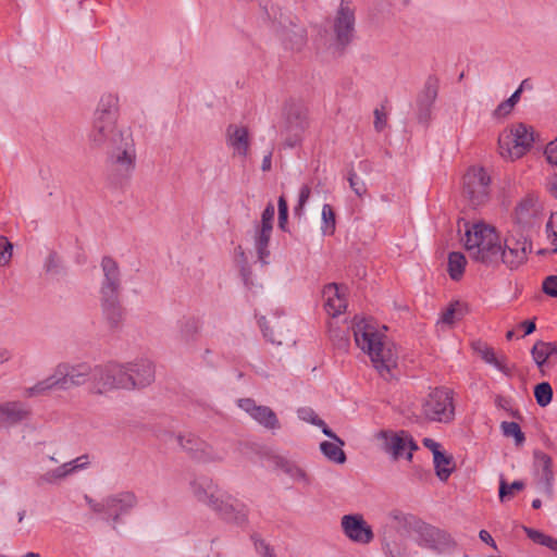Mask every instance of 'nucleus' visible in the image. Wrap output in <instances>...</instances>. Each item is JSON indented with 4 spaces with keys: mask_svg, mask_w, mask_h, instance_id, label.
<instances>
[{
    "mask_svg": "<svg viewBox=\"0 0 557 557\" xmlns=\"http://www.w3.org/2000/svg\"><path fill=\"white\" fill-rule=\"evenodd\" d=\"M546 236L553 246V252H557V211L550 214L546 223Z\"/></svg>",
    "mask_w": 557,
    "mask_h": 557,
    "instance_id": "8fccbe9b",
    "label": "nucleus"
},
{
    "mask_svg": "<svg viewBox=\"0 0 557 557\" xmlns=\"http://www.w3.org/2000/svg\"><path fill=\"white\" fill-rule=\"evenodd\" d=\"M259 326L263 333V336L269 342H271L272 344H277V345L282 344V335L281 334H278L277 336L274 335L272 329L269 325V321L264 317L259 319Z\"/></svg>",
    "mask_w": 557,
    "mask_h": 557,
    "instance_id": "864d4df0",
    "label": "nucleus"
},
{
    "mask_svg": "<svg viewBox=\"0 0 557 557\" xmlns=\"http://www.w3.org/2000/svg\"><path fill=\"white\" fill-rule=\"evenodd\" d=\"M527 81H523L520 87L505 101L498 104L494 114L497 116H504L511 112L515 104L519 101L522 88Z\"/></svg>",
    "mask_w": 557,
    "mask_h": 557,
    "instance_id": "a18cd8bd",
    "label": "nucleus"
},
{
    "mask_svg": "<svg viewBox=\"0 0 557 557\" xmlns=\"http://www.w3.org/2000/svg\"><path fill=\"white\" fill-rule=\"evenodd\" d=\"M387 124V115L382 109L374 110V128L382 132Z\"/></svg>",
    "mask_w": 557,
    "mask_h": 557,
    "instance_id": "052dcab7",
    "label": "nucleus"
},
{
    "mask_svg": "<svg viewBox=\"0 0 557 557\" xmlns=\"http://www.w3.org/2000/svg\"><path fill=\"white\" fill-rule=\"evenodd\" d=\"M473 348L475 351H478V354L481 356V358L486 363L494 366L499 371H503V372L505 371V364H503L495 357L494 350L491 347L486 346L485 344H483L481 342H478V343L473 344Z\"/></svg>",
    "mask_w": 557,
    "mask_h": 557,
    "instance_id": "79ce46f5",
    "label": "nucleus"
},
{
    "mask_svg": "<svg viewBox=\"0 0 557 557\" xmlns=\"http://www.w3.org/2000/svg\"><path fill=\"white\" fill-rule=\"evenodd\" d=\"M414 541L421 547L441 550L448 543L446 533L423 521H416L412 528Z\"/></svg>",
    "mask_w": 557,
    "mask_h": 557,
    "instance_id": "ddd939ff",
    "label": "nucleus"
},
{
    "mask_svg": "<svg viewBox=\"0 0 557 557\" xmlns=\"http://www.w3.org/2000/svg\"><path fill=\"white\" fill-rule=\"evenodd\" d=\"M505 246H510V248H519L524 250V252H531L532 245L528 242L527 237L520 233L519 231H511L507 234L502 243Z\"/></svg>",
    "mask_w": 557,
    "mask_h": 557,
    "instance_id": "58836bf2",
    "label": "nucleus"
},
{
    "mask_svg": "<svg viewBox=\"0 0 557 557\" xmlns=\"http://www.w3.org/2000/svg\"><path fill=\"white\" fill-rule=\"evenodd\" d=\"M275 214V208L273 203H268L261 214V224L258 227L273 230V220Z\"/></svg>",
    "mask_w": 557,
    "mask_h": 557,
    "instance_id": "5fc2aeb1",
    "label": "nucleus"
},
{
    "mask_svg": "<svg viewBox=\"0 0 557 557\" xmlns=\"http://www.w3.org/2000/svg\"><path fill=\"white\" fill-rule=\"evenodd\" d=\"M278 206V226L284 228L288 215V207L285 198L281 196L277 201Z\"/></svg>",
    "mask_w": 557,
    "mask_h": 557,
    "instance_id": "bf43d9fd",
    "label": "nucleus"
},
{
    "mask_svg": "<svg viewBox=\"0 0 557 557\" xmlns=\"http://www.w3.org/2000/svg\"><path fill=\"white\" fill-rule=\"evenodd\" d=\"M375 321L366 318H355L352 325L356 345L370 357V360L379 374L389 380L397 367L398 354L394 343L388 341L384 331Z\"/></svg>",
    "mask_w": 557,
    "mask_h": 557,
    "instance_id": "f03ea898",
    "label": "nucleus"
},
{
    "mask_svg": "<svg viewBox=\"0 0 557 557\" xmlns=\"http://www.w3.org/2000/svg\"><path fill=\"white\" fill-rule=\"evenodd\" d=\"M479 537L482 542L491 545L493 548H497L495 541L493 540L492 535L486 530H481L479 532Z\"/></svg>",
    "mask_w": 557,
    "mask_h": 557,
    "instance_id": "0e129e2a",
    "label": "nucleus"
},
{
    "mask_svg": "<svg viewBox=\"0 0 557 557\" xmlns=\"http://www.w3.org/2000/svg\"><path fill=\"white\" fill-rule=\"evenodd\" d=\"M323 297L325 298V309L330 315L337 317L345 311L347 301L336 284L326 285L323 289Z\"/></svg>",
    "mask_w": 557,
    "mask_h": 557,
    "instance_id": "a878e982",
    "label": "nucleus"
},
{
    "mask_svg": "<svg viewBox=\"0 0 557 557\" xmlns=\"http://www.w3.org/2000/svg\"><path fill=\"white\" fill-rule=\"evenodd\" d=\"M321 215V231L323 235H333L335 232L336 219L332 206L329 203H324L322 207Z\"/></svg>",
    "mask_w": 557,
    "mask_h": 557,
    "instance_id": "4c0bfd02",
    "label": "nucleus"
},
{
    "mask_svg": "<svg viewBox=\"0 0 557 557\" xmlns=\"http://www.w3.org/2000/svg\"><path fill=\"white\" fill-rule=\"evenodd\" d=\"M545 156L549 163L557 165V139L547 144Z\"/></svg>",
    "mask_w": 557,
    "mask_h": 557,
    "instance_id": "680f3d73",
    "label": "nucleus"
},
{
    "mask_svg": "<svg viewBox=\"0 0 557 557\" xmlns=\"http://www.w3.org/2000/svg\"><path fill=\"white\" fill-rule=\"evenodd\" d=\"M224 458L223 450L214 448L203 441L193 459L201 463H216L222 462Z\"/></svg>",
    "mask_w": 557,
    "mask_h": 557,
    "instance_id": "2f4dec72",
    "label": "nucleus"
},
{
    "mask_svg": "<svg viewBox=\"0 0 557 557\" xmlns=\"http://www.w3.org/2000/svg\"><path fill=\"white\" fill-rule=\"evenodd\" d=\"M120 99L116 94L101 95L92 114L87 135L92 149L104 150L108 164L121 177L135 169L136 149L131 127L119 125Z\"/></svg>",
    "mask_w": 557,
    "mask_h": 557,
    "instance_id": "f257e3e1",
    "label": "nucleus"
},
{
    "mask_svg": "<svg viewBox=\"0 0 557 557\" xmlns=\"http://www.w3.org/2000/svg\"><path fill=\"white\" fill-rule=\"evenodd\" d=\"M310 195H311L310 186L302 185L299 189L298 203L294 209L296 215L300 216L302 214L304 207L307 203L308 199L310 198Z\"/></svg>",
    "mask_w": 557,
    "mask_h": 557,
    "instance_id": "6e6d98bb",
    "label": "nucleus"
},
{
    "mask_svg": "<svg viewBox=\"0 0 557 557\" xmlns=\"http://www.w3.org/2000/svg\"><path fill=\"white\" fill-rule=\"evenodd\" d=\"M211 509L228 522L238 525L247 522L248 509L246 505L227 493H223Z\"/></svg>",
    "mask_w": 557,
    "mask_h": 557,
    "instance_id": "f8f14e48",
    "label": "nucleus"
},
{
    "mask_svg": "<svg viewBox=\"0 0 557 557\" xmlns=\"http://www.w3.org/2000/svg\"><path fill=\"white\" fill-rule=\"evenodd\" d=\"M277 11L280 13V16H277L276 9L274 7H272V12L267 10V13H268L270 18H272L273 21L277 22L281 26H283V28H285V33H284L285 40L289 42L290 48L292 49H297V50L300 49L301 46L306 41V36H307L306 29L304 27H301V26L294 25L292 23V21H288L289 24L294 26V29H292L290 32L287 30L286 24L283 21V15L284 14L281 12L280 9H277ZM286 20H289V18L286 17Z\"/></svg>",
    "mask_w": 557,
    "mask_h": 557,
    "instance_id": "b1692460",
    "label": "nucleus"
},
{
    "mask_svg": "<svg viewBox=\"0 0 557 557\" xmlns=\"http://www.w3.org/2000/svg\"><path fill=\"white\" fill-rule=\"evenodd\" d=\"M377 437L383 441V450L388 454L393 460L405 458L411 461L412 453L418 449L417 443L407 431H381Z\"/></svg>",
    "mask_w": 557,
    "mask_h": 557,
    "instance_id": "6e6552de",
    "label": "nucleus"
},
{
    "mask_svg": "<svg viewBox=\"0 0 557 557\" xmlns=\"http://www.w3.org/2000/svg\"><path fill=\"white\" fill-rule=\"evenodd\" d=\"M13 245L7 237L0 236V265H7L12 258Z\"/></svg>",
    "mask_w": 557,
    "mask_h": 557,
    "instance_id": "603ef678",
    "label": "nucleus"
},
{
    "mask_svg": "<svg viewBox=\"0 0 557 557\" xmlns=\"http://www.w3.org/2000/svg\"><path fill=\"white\" fill-rule=\"evenodd\" d=\"M178 445L184 449L191 458L195 457L197 450L202 444V440L194 434H184L177 436Z\"/></svg>",
    "mask_w": 557,
    "mask_h": 557,
    "instance_id": "37998d69",
    "label": "nucleus"
},
{
    "mask_svg": "<svg viewBox=\"0 0 557 557\" xmlns=\"http://www.w3.org/2000/svg\"><path fill=\"white\" fill-rule=\"evenodd\" d=\"M529 252H524L523 248H510L500 243L499 246V263H504L510 270L518 269L527 261Z\"/></svg>",
    "mask_w": 557,
    "mask_h": 557,
    "instance_id": "bb28decb",
    "label": "nucleus"
},
{
    "mask_svg": "<svg viewBox=\"0 0 557 557\" xmlns=\"http://www.w3.org/2000/svg\"><path fill=\"white\" fill-rule=\"evenodd\" d=\"M90 391L95 394H106L114 391L110 363L92 367Z\"/></svg>",
    "mask_w": 557,
    "mask_h": 557,
    "instance_id": "4be33fe9",
    "label": "nucleus"
},
{
    "mask_svg": "<svg viewBox=\"0 0 557 557\" xmlns=\"http://www.w3.org/2000/svg\"><path fill=\"white\" fill-rule=\"evenodd\" d=\"M193 496L201 504H205L210 509L216 504L220 496L223 494L219 485L209 476L200 475L194 478L189 482Z\"/></svg>",
    "mask_w": 557,
    "mask_h": 557,
    "instance_id": "dca6fc26",
    "label": "nucleus"
},
{
    "mask_svg": "<svg viewBox=\"0 0 557 557\" xmlns=\"http://www.w3.org/2000/svg\"><path fill=\"white\" fill-rule=\"evenodd\" d=\"M298 417L313 425L321 428L322 433L327 437H335V433L326 425V423L320 419L315 412L310 408H300L298 410Z\"/></svg>",
    "mask_w": 557,
    "mask_h": 557,
    "instance_id": "e433bc0d",
    "label": "nucleus"
},
{
    "mask_svg": "<svg viewBox=\"0 0 557 557\" xmlns=\"http://www.w3.org/2000/svg\"><path fill=\"white\" fill-rule=\"evenodd\" d=\"M240 275H242L244 284L248 288H251L253 286V282L251 280V271H250V269L248 267H246V265H243L242 269H240Z\"/></svg>",
    "mask_w": 557,
    "mask_h": 557,
    "instance_id": "e2e57ef3",
    "label": "nucleus"
},
{
    "mask_svg": "<svg viewBox=\"0 0 557 557\" xmlns=\"http://www.w3.org/2000/svg\"><path fill=\"white\" fill-rule=\"evenodd\" d=\"M433 461L437 478L441 481H447L455 468L453 457L436 450Z\"/></svg>",
    "mask_w": 557,
    "mask_h": 557,
    "instance_id": "72a5a7b5",
    "label": "nucleus"
},
{
    "mask_svg": "<svg viewBox=\"0 0 557 557\" xmlns=\"http://www.w3.org/2000/svg\"><path fill=\"white\" fill-rule=\"evenodd\" d=\"M524 532L528 537L534 543L548 547L549 549L557 552V540L550 535H546L541 531L524 527Z\"/></svg>",
    "mask_w": 557,
    "mask_h": 557,
    "instance_id": "ea45409f",
    "label": "nucleus"
},
{
    "mask_svg": "<svg viewBox=\"0 0 557 557\" xmlns=\"http://www.w3.org/2000/svg\"><path fill=\"white\" fill-rule=\"evenodd\" d=\"M53 388H59V380L57 377L55 370L50 376L37 382L30 387L24 388L23 396L26 398L38 397L47 395Z\"/></svg>",
    "mask_w": 557,
    "mask_h": 557,
    "instance_id": "c85d7f7f",
    "label": "nucleus"
},
{
    "mask_svg": "<svg viewBox=\"0 0 557 557\" xmlns=\"http://www.w3.org/2000/svg\"><path fill=\"white\" fill-rule=\"evenodd\" d=\"M531 355L536 366L542 368L552 356L557 355V344L537 341L531 349Z\"/></svg>",
    "mask_w": 557,
    "mask_h": 557,
    "instance_id": "c756f323",
    "label": "nucleus"
},
{
    "mask_svg": "<svg viewBox=\"0 0 557 557\" xmlns=\"http://www.w3.org/2000/svg\"><path fill=\"white\" fill-rule=\"evenodd\" d=\"M534 397L541 407H546L553 398V389L548 382H542L534 387Z\"/></svg>",
    "mask_w": 557,
    "mask_h": 557,
    "instance_id": "49530a36",
    "label": "nucleus"
},
{
    "mask_svg": "<svg viewBox=\"0 0 557 557\" xmlns=\"http://www.w3.org/2000/svg\"><path fill=\"white\" fill-rule=\"evenodd\" d=\"M341 525L343 533L354 543L367 545L374 539L371 525L360 513L343 516Z\"/></svg>",
    "mask_w": 557,
    "mask_h": 557,
    "instance_id": "9b49d317",
    "label": "nucleus"
},
{
    "mask_svg": "<svg viewBox=\"0 0 557 557\" xmlns=\"http://www.w3.org/2000/svg\"><path fill=\"white\" fill-rule=\"evenodd\" d=\"M533 141L532 128L523 123H518L499 135V153L505 159H519L530 150Z\"/></svg>",
    "mask_w": 557,
    "mask_h": 557,
    "instance_id": "39448f33",
    "label": "nucleus"
},
{
    "mask_svg": "<svg viewBox=\"0 0 557 557\" xmlns=\"http://www.w3.org/2000/svg\"><path fill=\"white\" fill-rule=\"evenodd\" d=\"M308 126V116L302 110H297L290 113L287 117V129L288 132H293L295 136H299Z\"/></svg>",
    "mask_w": 557,
    "mask_h": 557,
    "instance_id": "c9c22d12",
    "label": "nucleus"
},
{
    "mask_svg": "<svg viewBox=\"0 0 557 557\" xmlns=\"http://www.w3.org/2000/svg\"><path fill=\"white\" fill-rule=\"evenodd\" d=\"M348 182H349L350 188L355 191V194L357 196L361 197L362 195H364L367 193V187H366L364 182L361 181L354 171L349 172Z\"/></svg>",
    "mask_w": 557,
    "mask_h": 557,
    "instance_id": "4d7b16f0",
    "label": "nucleus"
},
{
    "mask_svg": "<svg viewBox=\"0 0 557 557\" xmlns=\"http://www.w3.org/2000/svg\"><path fill=\"white\" fill-rule=\"evenodd\" d=\"M533 468L534 475L536 479V484L540 491L547 496L553 495V481H554V472H553V460L552 458L542 450L533 451Z\"/></svg>",
    "mask_w": 557,
    "mask_h": 557,
    "instance_id": "4468645a",
    "label": "nucleus"
},
{
    "mask_svg": "<svg viewBox=\"0 0 557 557\" xmlns=\"http://www.w3.org/2000/svg\"><path fill=\"white\" fill-rule=\"evenodd\" d=\"M110 366L114 389H134V382L132 381L131 373L126 369V364L110 362Z\"/></svg>",
    "mask_w": 557,
    "mask_h": 557,
    "instance_id": "7c9ffc66",
    "label": "nucleus"
},
{
    "mask_svg": "<svg viewBox=\"0 0 557 557\" xmlns=\"http://www.w3.org/2000/svg\"><path fill=\"white\" fill-rule=\"evenodd\" d=\"M126 369L132 375L135 388H143L150 385L154 380V367L148 359H139L134 362H127Z\"/></svg>",
    "mask_w": 557,
    "mask_h": 557,
    "instance_id": "aec40b11",
    "label": "nucleus"
},
{
    "mask_svg": "<svg viewBox=\"0 0 557 557\" xmlns=\"http://www.w3.org/2000/svg\"><path fill=\"white\" fill-rule=\"evenodd\" d=\"M101 269L103 280L101 282L100 295L109 297L120 295L121 273L117 262L112 257L106 256L101 260Z\"/></svg>",
    "mask_w": 557,
    "mask_h": 557,
    "instance_id": "a211bd4d",
    "label": "nucleus"
},
{
    "mask_svg": "<svg viewBox=\"0 0 557 557\" xmlns=\"http://www.w3.org/2000/svg\"><path fill=\"white\" fill-rule=\"evenodd\" d=\"M288 472L290 473V475L297 480H307V475H306V472L298 468V467H294V468H290L288 469Z\"/></svg>",
    "mask_w": 557,
    "mask_h": 557,
    "instance_id": "69168bd1",
    "label": "nucleus"
},
{
    "mask_svg": "<svg viewBox=\"0 0 557 557\" xmlns=\"http://www.w3.org/2000/svg\"><path fill=\"white\" fill-rule=\"evenodd\" d=\"M227 144L240 157H247L249 151V133L245 126L231 124L226 129Z\"/></svg>",
    "mask_w": 557,
    "mask_h": 557,
    "instance_id": "393cba45",
    "label": "nucleus"
},
{
    "mask_svg": "<svg viewBox=\"0 0 557 557\" xmlns=\"http://www.w3.org/2000/svg\"><path fill=\"white\" fill-rule=\"evenodd\" d=\"M85 500L92 512L102 515L103 519L111 522L113 527L119 524L121 518L128 515L138 504L137 496L132 491H121L108 495L100 502L86 495Z\"/></svg>",
    "mask_w": 557,
    "mask_h": 557,
    "instance_id": "20e7f679",
    "label": "nucleus"
},
{
    "mask_svg": "<svg viewBox=\"0 0 557 557\" xmlns=\"http://www.w3.org/2000/svg\"><path fill=\"white\" fill-rule=\"evenodd\" d=\"M272 230L258 227L255 234V247L258 253V259L262 264L268 263L270 251L268 249L271 238Z\"/></svg>",
    "mask_w": 557,
    "mask_h": 557,
    "instance_id": "473e14b6",
    "label": "nucleus"
},
{
    "mask_svg": "<svg viewBox=\"0 0 557 557\" xmlns=\"http://www.w3.org/2000/svg\"><path fill=\"white\" fill-rule=\"evenodd\" d=\"M534 203L531 199L521 201L516 208V216L519 222H527L534 214Z\"/></svg>",
    "mask_w": 557,
    "mask_h": 557,
    "instance_id": "3c124183",
    "label": "nucleus"
},
{
    "mask_svg": "<svg viewBox=\"0 0 557 557\" xmlns=\"http://www.w3.org/2000/svg\"><path fill=\"white\" fill-rule=\"evenodd\" d=\"M271 166H272V150H269L262 160L261 169H262V171L267 172V171L271 170Z\"/></svg>",
    "mask_w": 557,
    "mask_h": 557,
    "instance_id": "774afa93",
    "label": "nucleus"
},
{
    "mask_svg": "<svg viewBox=\"0 0 557 557\" xmlns=\"http://www.w3.org/2000/svg\"><path fill=\"white\" fill-rule=\"evenodd\" d=\"M54 370L59 380V389L66 391L86 383L90 384L92 367L86 362H61Z\"/></svg>",
    "mask_w": 557,
    "mask_h": 557,
    "instance_id": "1a4fd4ad",
    "label": "nucleus"
},
{
    "mask_svg": "<svg viewBox=\"0 0 557 557\" xmlns=\"http://www.w3.org/2000/svg\"><path fill=\"white\" fill-rule=\"evenodd\" d=\"M30 414L28 405L20 400L0 404V422L16 424L27 419Z\"/></svg>",
    "mask_w": 557,
    "mask_h": 557,
    "instance_id": "5701e85b",
    "label": "nucleus"
},
{
    "mask_svg": "<svg viewBox=\"0 0 557 557\" xmlns=\"http://www.w3.org/2000/svg\"><path fill=\"white\" fill-rule=\"evenodd\" d=\"M521 327L523 329L524 331V335H530L531 333H533L536 329L535 326V322L532 321V320H525L523 321L521 324Z\"/></svg>",
    "mask_w": 557,
    "mask_h": 557,
    "instance_id": "338daca9",
    "label": "nucleus"
},
{
    "mask_svg": "<svg viewBox=\"0 0 557 557\" xmlns=\"http://www.w3.org/2000/svg\"><path fill=\"white\" fill-rule=\"evenodd\" d=\"M440 82L435 76H429L420 91L417 106L418 119L420 122H426L430 119L432 107L438 95Z\"/></svg>",
    "mask_w": 557,
    "mask_h": 557,
    "instance_id": "6ab92c4d",
    "label": "nucleus"
},
{
    "mask_svg": "<svg viewBox=\"0 0 557 557\" xmlns=\"http://www.w3.org/2000/svg\"><path fill=\"white\" fill-rule=\"evenodd\" d=\"M423 414L436 422L448 423L455 417L454 392L448 387H436L423 403Z\"/></svg>",
    "mask_w": 557,
    "mask_h": 557,
    "instance_id": "423d86ee",
    "label": "nucleus"
},
{
    "mask_svg": "<svg viewBox=\"0 0 557 557\" xmlns=\"http://www.w3.org/2000/svg\"><path fill=\"white\" fill-rule=\"evenodd\" d=\"M238 406L246 411L255 421L269 430L280 429V421L275 412L268 406H259L251 398H242Z\"/></svg>",
    "mask_w": 557,
    "mask_h": 557,
    "instance_id": "f3484780",
    "label": "nucleus"
},
{
    "mask_svg": "<svg viewBox=\"0 0 557 557\" xmlns=\"http://www.w3.org/2000/svg\"><path fill=\"white\" fill-rule=\"evenodd\" d=\"M467 264L466 257L461 252H450L448 255V274L451 280L458 281L461 278Z\"/></svg>",
    "mask_w": 557,
    "mask_h": 557,
    "instance_id": "f704fd0d",
    "label": "nucleus"
},
{
    "mask_svg": "<svg viewBox=\"0 0 557 557\" xmlns=\"http://www.w3.org/2000/svg\"><path fill=\"white\" fill-rule=\"evenodd\" d=\"M355 24V9L349 2L342 0L333 24L336 45L341 49H344L352 41Z\"/></svg>",
    "mask_w": 557,
    "mask_h": 557,
    "instance_id": "9d476101",
    "label": "nucleus"
},
{
    "mask_svg": "<svg viewBox=\"0 0 557 557\" xmlns=\"http://www.w3.org/2000/svg\"><path fill=\"white\" fill-rule=\"evenodd\" d=\"M524 483L522 481H515L508 484L504 479L499 481V498L502 502H506L513 497L515 492L522 491Z\"/></svg>",
    "mask_w": 557,
    "mask_h": 557,
    "instance_id": "de8ad7c7",
    "label": "nucleus"
},
{
    "mask_svg": "<svg viewBox=\"0 0 557 557\" xmlns=\"http://www.w3.org/2000/svg\"><path fill=\"white\" fill-rule=\"evenodd\" d=\"M491 177L482 166H471L463 175V195L473 208L490 199Z\"/></svg>",
    "mask_w": 557,
    "mask_h": 557,
    "instance_id": "0eeeda50",
    "label": "nucleus"
},
{
    "mask_svg": "<svg viewBox=\"0 0 557 557\" xmlns=\"http://www.w3.org/2000/svg\"><path fill=\"white\" fill-rule=\"evenodd\" d=\"M466 311V306L460 301L451 302L442 313L441 322L451 325L456 319H460Z\"/></svg>",
    "mask_w": 557,
    "mask_h": 557,
    "instance_id": "a19ab883",
    "label": "nucleus"
},
{
    "mask_svg": "<svg viewBox=\"0 0 557 557\" xmlns=\"http://www.w3.org/2000/svg\"><path fill=\"white\" fill-rule=\"evenodd\" d=\"M198 333V324L194 320H187L184 322L180 330V341L184 343H190L195 339V336Z\"/></svg>",
    "mask_w": 557,
    "mask_h": 557,
    "instance_id": "09e8293b",
    "label": "nucleus"
},
{
    "mask_svg": "<svg viewBox=\"0 0 557 557\" xmlns=\"http://www.w3.org/2000/svg\"><path fill=\"white\" fill-rule=\"evenodd\" d=\"M500 237L485 223H474L466 231L465 247L473 260L486 265L499 264Z\"/></svg>",
    "mask_w": 557,
    "mask_h": 557,
    "instance_id": "7ed1b4c3",
    "label": "nucleus"
},
{
    "mask_svg": "<svg viewBox=\"0 0 557 557\" xmlns=\"http://www.w3.org/2000/svg\"><path fill=\"white\" fill-rule=\"evenodd\" d=\"M100 300L102 315L109 329H120L124 321V309L121 306L119 295L101 296Z\"/></svg>",
    "mask_w": 557,
    "mask_h": 557,
    "instance_id": "412c9836",
    "label": "nucleus"
},
{
    "mask_svg": "<svg viewBox=\"0 0 557 557\" xmlns=\"http://www.w3.org/2000/svg\"><path fill=\"white\" fill-rule=\"evenodd\" d=\"M89 465L88 455H82L69 462H64L55 469L49 470L37 478V485L55 484L65 478L72 475L78 470L87 468Z\"/></svg>",
    "mask_w": 557,
    "mask_h": 557,
    "instance_id": "2eb2a0df",
    "label": "nucleus"
},
{
    "mask_svg": "<svg viewBox=\"0 0 557 557\" xmlns=\"http://www.w3.org/2000/svg\"><path fill=\"white\" fill-rule=\"evenodd\" d=\"M542 290L549 297L557 298V275H548L542 283Z\"/></svg>",
    "mask_w": 557,
    "mask_h": 557,
    "instance_id": "13d9d810",
    "label": "nucleus"
},
{
    "mask_svg": "<svg viewBox=\"0 0 557 557\" xmlns=\"http://www.w3.org/2000/svg\"><path fill=\"white\" fill-rule=\"evenodd\" d=\"M500 429L503 431L504 436L515 438V444L517 446L523 445V443L525 441V436H524V433L521 431L520 425L517 422L504 421L500 424Z\"/></svg>",
    "mask_w": 557,
    "mask_h": 557,
    "instance_id": "c03bdc74",
    "label": "nucleus"
},
{
    "mask_svg": "<svg viewBox=\"0 0 557 557\" xmlns=\"http://www.w3.org/2000/svg\"><path fill=\"white\" fill-rule=\"evenodd\" d=\"M333 442H322L320 449L322 454L332 462L344 463L346 461V454L343 450L345 442L339 438L336 434L335 437H330Z\"/></svg>",
    "mask_w": 557,
    "mask_h": 557,
    "instance_id": "cd10ccee",
    "label": "nucleus"
}]
</instances>
